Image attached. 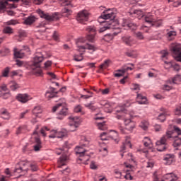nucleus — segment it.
I'll use <instances>...</instances> for the list:
<instances>
[{"label":"nucleus","instance_id":"aec40b11","mask_svg":"<svg viewBox=\"0 0 181 181\" xmlns=\"http://www.w3.org/2000/svg\"><path fill=\"white\" fill-rule=\"evenodd\" d=\"M173 139H174L173 146L174 148H177V146H180L181 145V138H179L177 136H174L175 131L173 130Z\"/></svg>","mask_w":181,"mask_h":181},{"label":"nucleus","instance_id":"3c124183","mask_svg":"<svg viewBox=\"0 0 181 181\" xmlns=\"http://www.w3.org/2000/svg\"><path fill=\"white\" fill-rule=\"evenodd\" d=\"M3 32L6 34H8L11 35V33H13L12 32V28H11L10 27H6L4 30Z\"/></svg>","mask_w":181,"mask_h":181},{"label":"nucleus","instance_id":"ddd939ff","mask_svg":"<svg viewBox=\"0 0 181 181\" xmlns=\"http://www.w3.org/2000/svg\"><path fill=\"white\" fill-rule=\"evenodd\" d=\"M154 181H159V180L156 177ZM163 181H177V176L173 173H168L163 176Z\"/></svg>","mask_w":181,"mask_h":181},{"label":"nucleus","instance_id":"1a4fd4ad","mask_svg":"<svg viewBox=\"0 0 181 181\" xmlns=\"http://www.w3.org/2000/svg\"><path fill=\"white\" fill-rule=\"evenodd\" d=\"M145 22L147 23H150L151 26H156V28H159V26H162V21L158 20L156 16L148 13L145 16Z\"/></svg>","mask_w":181,"mask_h":181},{"label":"nucleus","instance_id":"393cba45","mask_svg":"<svg viewBox=\"0 0 181 181\" xmlns=\"http://www.w3.org/2000/svg\"><path fill=\"white\" fill-rule=\"evenodd\" d=\"M18 33V34L16 35V37H19V38H16V40L18 42H22V38L26 37V32H25V30H19Z\"/></svg>","mask_w":181,"mask_h":181},{"label":"nucleus","instance_id":"f3484780","mask_svg":"<svg viewBox=\"0 0 181 181\" xmlns=\"http://www.w3.org/2000/svg\"><path fill=\"white\" fill-rule=\"evenodd\" d=\"M16 100L20 101V103H28L29 101V95L28 94H18L16 96Z\"/></svg>","mask_w":181,"mask_h":181},{"label":"nucleus","instance_id":"2f4dec72","mask_svg":"<svg viewBox=\"0 0 181 181\" xmlns=\"http://www.w3.org/2000/svg\"><path fill=\"white\" fill-rule=\"evenodd\" d=\"M144 145L146 148H152L153 145H152V141H151V139H149L148 137H145L144 140Z\"/></svg>","mask_w":181,"mask_h":181},{"label":"nucleus","instance_id":"b1692460","mask_svg":"<svg viewBox=\"0 0 181 181\" xmlns=\"http://www.w3.org/2000/svg\"><path fill=\"white\" fill-rule=\"evenodd\" d=\"M52 132H55V135L57 138H64V136H67V132L65 130H62L57 132V130H52Z\"/></svg>","mask_w":181,"mask_h":181},{"label":"nucleus","instance_id":"473e14b6","mask_svg":"<svg viewBox=\"0 0 181 181\" xmlns=\"http://www.w3.org/2000/svg\"><path fill=\"white\" fill-rule=\"evenodd\" d=\"M35 21H36V18H35V16H29L25 20L24 23L25 25H32Z\"/></svg>","mask_w":181,"mask_h":181},{"label":"nucleus","instance_id":"5701e85b","mask_svg":"<svg viewBox=\"0 0 181 181\" xmlns=\"http://www.w3.org/2000/svg\"><path fill=\"white\" fill-rule=\"evenodd\" d=\"M122 26H127L131 30H136V29L138 28V25H136V23H127V22L123 23Z\"/></svg>","mask_w":181,"mask_h":181},{"label":"nucleus","instance_id":"c85d7f7f","mask_svg":"<svg viewBox=\"0 0 181 181\" xmlns=\"http://www.w3.org/2000/svg\"><path fill=\"white\" fill-rule=\"evenodd\" d=\"M124 111H125V108L124 107H120V110H116V118L117 119H122Z\"/></svg>","mask_w":181,"mask_h":181},{"label":"nucleus","instance_id":"8fccbe9b","mask_svg":"<svg viewBox=\"0 0 181 181\" xmlns=\"http://www.w3.org/2000/svg\"><path fill=\"white\" fill-rule=\"evenodd\" d=\"M136 36L137 39H139V40H144V39H145L144 34H142V33H141V32H137L136 33Z\"/></svg>","mask_w":181,"mask_h":181},{"label":"nucleus","instance_id":"5fc2aeb1","mask_svg":"<svg viewBox=\"0 0 181 181\" xmlns=\"http://www.w3.org/2000/svg\"><path fill=\"white\" fill-rule=\"evenodd\" d=\"M125 67H127V65L123 66L121 69H118L116 71L121 73L124 76V74H125V73H127V70L125 69Z\"/></svg>","mask_w":181,"mask_h":181},{"label":"nucleus","instance_id":"412c9836","mask_svg":"<svg viewBox=\"0 0 181 181\" xmlns=\"http://www.w3.org/2000/svg\"><path fill=\"white\" fill-rule=\"evenodd\" d=\"M69 159V157L66 155H62L58 160V168H62L66 165V161Z\"/></svg>","mask_w":181,"mask_h":181},{"label":"nucleus","instance_id":"774afa93","mask_svg":"<svg viewBox=\"0 0 181 181\" xmlns=\"http://www.w3.org/2000/svg\"><path fill=\"white\" fill-rule=\"evenodd\" d=\"M115 175H116V177H121V176H122V173L119 171V170H115Z\"/></svg>","mask_w":181,"mask_h":181},{"label":"nucleus","instance_id":"4c0bfd02","mask_svg":"<svg viewBox=\"0 0 181 181\" xmlns=\"http://www.w3.org/2000/svg\"><path fill=\"white\" fill-rule=\"evenodd\" d=\"M181 76L176 75L174 78H172V81H170V84H177V81H180Z\"/></svg>","mask_w":181,"mask_h":181},{"label":"nucleus","instance_id":"4be33fe9","mask_svg":"<svg viewBox=\"0 0 181 181\" xmlns=\"http://www.w3.org/2000/svg\"><path fill=\"white\" fill-rule=\"evenodd\" d=\"M134 128H135V122H130V124L127 126L126 129L120 127V131L122 134H127V129H128L129 131H132Z\"/></svg>","mask_w":181,"mask_h":181},{"label":"nucleus","instance_id":"f704fd0d","mask_svg":"<svg viewBox=\"0 0 181 181\" xmlns=\"http://www.w3.org/2000/svg\"><path fill=\"white\" fill-rule=\"evenodd\" d=\"M9 86L12 91H15V90H18V88H19V85L14 81H12L9 83Z\"/></svg>","mask_w":181,"mask_h":181},{"label":"nucleus","instance_id":"79ce46f5","mask_svg":"<svg viewBox=\"0 0 181 181\" xmlns=\"http://www.w3.org/2000/svg\"><path fill=\"white\" fill-rule=\"evenodd\" d=\"M74 60H75V62H83V53H81L79 55L78 54L74 55Z\"/></svg>","mask_w":181,"mask_h":181},{"label":"nucleus","instance_id":"13d9d810","mask_svg":"<svg viewBox=\"0 0 181 181\" xmlns=\"http://www.w3.org/2000/svg\"><path fill=\"white\" fill-rule=\"evenodd\" d=\"M53 64V62L50 60L47 61L45 64V68L47 69V67H50V66H52V64Z\"/></svg>","mask_w":181,"mask_h":181},{"label":"nucleus","instance_id":"6e6552de","mask_svg":"<svg viewBox=\"0 0 181 181\" xmlns=\"http://www.w3.org/2000/svg\"><path fill=\"white\" fill-rule=\"evenodd\" d=\"M86 152H87V151L81 146H77L76 148V155H78L79 157V158L77 160L78 163H80V162H83L84 160H90V157L88 155H86Z\"/></svg>","mask_w":181,"mask_h":181},{"label":"nucleus","instance_id":"09e8293b","mask_svg":"<svg viewBox=\"0 0 181 181\" xmlns=\"http://www.w3.org/2000/svg\"><path fill=\"white\" fill-rule=\"evenodd\" d=\"M175 115H181V106H177L174 111Z\"/></svg>","mask_w":181,"mask_h":181},{"label":"nucleus","instance_id":"f03ea898","mask_svg":"<svg viewBox=\"0 0 181 181\" xmlns=\"http://www.w3.org/2000/svg\"><path fill=\"white\" fill-rule=\"evenodd\" d=\"M45 60V56L41 52L35 54L33 59V63L30 65V68L33 71V74L35 76H43V71H42L40 63Z\"/></svg>","mask_w":181,"mask_h":181},{"label":"nucleus","instance_id":"2eb2a0df","mask_svg":"<svg viewBox=\"0 0 181 181\" xmlns=\"http://www.w3.org/2000/svg\"><path fill=\"white\" fill-rule=\"evenodd\" d=\"M170 29H167L166 37L168 40H174L175 36H177V32L173 30V27L170 26Z\"/></svg>","mask_w":181,"mask_h":181},{"label":"nucleus","instance_id":"a211bd4d","mask_svg":"<svg viewBox=\"0 0 181 181\" xmlns=\"http://www.w3.org/2000/svg\"><path fill=\"white\" fill-rule=\"evenodd\" d=\"M35 145L33 146L34 151L35 152H39V151L42 149V141H40V139L39 137H35Z\"/></svg>","mask_w":181,"mask_h":181},{"label":"nucleus","instance_id":"a19ab883","mask_svg":"<svg viewBox=\"0 0 181 181\" xmlns=\"http://www.w3.org/2000/svg\"><path fill=\"white\" fill-rule=\"evenodd\" d=\"M139 127L144 129V131H146L148 129V127H149V123L146 121H143L141 122Z\"/></svg>","mask_w":181,"mask_h":181},{"label":"nucleus","instance_id":"bf43d9fd","mask_svg":"<svg viewBox=\"0 0 181 181\" xmlns=\"http://www.w3.org/2000/svg\"><path fill=\"white\" fill-rule=\"evenodd\" d=\"M154 129L156 132H159L160 131H162V126H160V124H156L154 126Z\"/></svg>","mask_w":181,"mask_h":181},{"label":"nucleus","instance_id":"4468645a","mask_svg":"<svg viewBox=\"0 0 181 181\" xmlns=\"http://www.w3.org/2000/svg\"><path fill=\"white\" fill-rule=\"evenodd\" d=\"M175 156H174V154H165L163 157L165 165H172L173 162H175Z\"/></svg>","mask_w":181,"mask_h":181},{"label":"nucleus","instance_id":"a18cd8bd","mask_svg":"<svg viewBox=\"0 0 181 181\" xmlns=\"http://www.w3.org/2000/svg\"><path fill=\"white\" fill-rule=\"evenodd\" d=\"M62 13H66L65 15H64V16H66L69 17L70 16V15H71V10L67 8H64L62 10Z\"/></svg>","mask_w":181,"mask_h":181},{"label":"nucleus","instance_id":"ea45409f","mask_svg":"<svg viewBox=\"0 0 181 181\" xmlns=\"http://www.w3.org/2000/svg\"><path fill=\"white\" fill-rule=\"evenodd\" d=\"M85 107H86V108H88V110H90V111H93V112H94L97 110V107L94 106L93 105V103L85 104Z\"/></svg>","mask_w":181,"mask_h":181},{"label":"nucleus","instance_id":"f257e3e1","mask_svg":"<svg viewBox=\"0 0 181 181\" xmlns=\"http://www.w3.org/2000/svg\"><path fill=\"white\" fill-rule=\"evenodd\" d=\"M115 16H117L115 13L111 11V9H108L103 12L98 18V22L106 23V25H108L109 29H119L118 22L114 21Z\"/></svg>","mask_w":181,"mask_h":181},{"label":"nucleus","instance_id":"69168bd1","mask_svg":"<svg viewBox=\"0 0 181 181\" xmlns=\"http://www.w3.org/2000/svg\"><path fill=\"white\" fill-rule=\"evenodd\" d=\"M174 131L175 132H177V135H181V130H180V128L176 127V126H174Z\"/></svg>","mask_w":181,"mask_h":181},{"label":"nucleus","instance_id":"dca6fc26","mask_svg":"<svg viewBox=\"0 0 181 181\" xmlns=\"http://www.w3.org/2000/svg\"><path fill=\"white\" fill-rule=\"evenodd\" d=\"M107 139H112L116 144H118V142H119L118 132L115 130L112 131V132L107 135Z\"/></svg>","mask_w":181,"mask_h":181},{"label":"nucleus","instance_id":"864d4df0","mask_svg":"<svg viewBox=\"0 0 181 181\" xmlns=\"http://www.w3.org/2000/svg\"><path fill=\"white\" fill-rule=\"evenodd\" d=\"M125 67H127V65L123 66L121 69H118L116 71L121 73L124 76V74H125V73H127V70L125 69Z\"/></svg>","mask_w":181,"mask_h":181},{"label":"nucleus","instance_id":"e433bc0d","mask_svg":"<svg viewBox=\"0 0 181 181\" xmlns=\"http://www.w3.org/2000/svg\"><path fill=\"white\" fill-rule=\"evenodd\" d=\"M127 146H128L129 148H132V144H131V141H128L124 142L121 146V151H125V149H127Z\"/></svg>","mask_w":181,"mask_h":181},{"label":"nucleus","instance_id":"c03bdc74","mask_svg":"<svg viewBox=\"0 0 181 181\" xmlns=\"http://www.w3.org/2000/svg\"><path fill=\"white\" fill-rule=\"evenodd\" d=\"M40 113H42V108H40V106L35 107L33 110V114H34V115H37V114Z\"/></svg>","mask_w":181,"mask_h":181},{"label":"nucleus","instance_id":"423d86ee","mask_svg":"<svg viewBox=\"0 0 181 181\" xmlns=\"http://www.w3.org/2000/svg\"><path fill=\"white\" fill-rule=\"evenodd\" d=\"M38 15L40 16V18H42L43 19H45V21H48V22H53L54 21H59V13H54L52 15H49L47 13H45V11L38 9L37 11Z\"/></svg>","mask_w":181,"mask_h":181},{"label":"nucleus","instance_id":"052dcab7","mask_svg":"<svg viewBox=\"0 0 181 181\" xmlns=\"http://www.w3.org/2000/svg\"><path fill=\"white\" fill-rule=\"evenodd\" d=\"M45 131H49V129H47V127H44L40 130V132H41L42 135H43L44 136H46V133H45Z\"/></svg>","mask_w":181,"mask_h":181},{"label":"nucleus","instance_id":"9b49d317","mask_svg":"<svg viewBox=\"0 0 181 181\" xmlns=\"http://www.w3.org/2000/svg\"><path fill=\"white\" fill-rule=\"evenodd\" d=\"M81 43H83V40H79L76 42L78 52H85L84 50H86V49H87L88 50H91L93 52H95V50H97L96 47L93 45L87 43L86 46H84V45H81Z\"/></svg>","mask_w":181,"mask_h":181},{"label":"nucleus","instance_id":"de8ad7c7","mask_svg":"<svg viewBox=\"0 0 181 181\" xmlns=\"http://www.w3.org/2000/svg\"><path fill=\"white\" fill-rule=\"evenodd\" d=\"M59 4L62 6L70 5V0H60Z\"/></svg>","mask_w":181,"mask_h":181},{"label":"nucleus","instance_id":"c9c22d12","mask_svg":"<svg viewBox=\"0 0 181 181\" xmlns=\"http://www.w3.org/2000/svg\"><path fill=\"white\" fill-rule=\"evenodd\" d=\"M130 15H135L137 18H142L144 16V13L142 10H134L133 13H130Z\"/></svg>","mask_w":181,"mask_h":181},{"label":"nucleus","instance_id":"0eeeda50","mask_svg":"<svg viewBox=\"0 0 181 181\" xmlns=\"http://www.w3.org/2000/svg\"><path fill=\"white\" fill-rule=\"evenodd\" d=\"M19 2V0H0V13H4L6 12L7 15L9 16H13L15 13L11 10H5V8L9 5L8 2Z\"/></svg>","mask_w":181,"mask_h":181},{"label":"nucleus","instance_id":"a878e982","mask_svg":"<svg viewBox=\"0 0 181 181\" xmlns=\"http://www.w3.org/2000/svg\"><path fill=\"white\" fill-rule=\"evenodd\" d=\"M13 54L16 59H23V57H25V52L23 50L16 51V49H14Z\"/></svg>","mask_w":181,"mask_h":181},{"label":"nucleus","instance_id":"49530a36","mask_svg":"<svg viewBox=\"0 0 181 181\" xmlns=\"http://www.w3.org/2000/svg\"><path fill=\"white\" fill-rule=\"evenodd\" d=\"M9 67H6L3 71H2V77H8L9 74Z\"/></svg>","mask_w":181,"mask_h":181},{"label":"nucleus","instance_id":"680f3d73","mask_svg":"<svg viewBox=\"0 0 181 181\" xmlns=\"http://www.w3.org/2000/svg\"><path fill=\"white\" fill-rule=\"evenodd\" d=\"M16 66H18V67H22L23 66V61H21L19 59L16 60Z\"/></svg>","mask_w":181,"mask_h":181},{"label":"nucleus","instance_id":"bb28decb","mask_svg":"<svg viewBox=\"0 0 181 181\" xmlns=\"http://www.w3.org/2000/svg\"><path fill=\"white\" fill-rule=\"evenodd\" d=\"M137 100H140L137 101L138 104H146V102L148 101L146 97L143 96L141 93L137 94Z\"/></svg>","mask_w":181,"mask_h":181},{"label":"nucleus","instance_id":"9d476101","mask_svg":"<svg viewBox=\"0 0 181 181\" xmlns=\"http://www.w3.org/2000/svg\"><path fill=\"white\" fill-rule=\"evenodd\" d=\"M86 30L87 32L89 33V34H88L86 36V40H88V42H90V43H94V42H95V35H97L96 30H95V27L94 26H88L86 28Z\"/></svg>","mask_w":181,"mask_h":181},{"label":"nucleus","instance_id":"338daca9","mask_svg":"<svg viewBox=\"0 0 181 181\" xmlns=\"http://www.w3.org/2000/svg\"><path fill=\"white\" fill-rule=\"evenodd\" d=\"M154 164L153 161H148L147 162L146 168H153Z\"/></svg>","mask_w":181,"mask_h":181},{"label":"nucleus","instance_id":"58836bf2","mask_svg":"<svg viewBox=\"0 0 181 181\" xmlns=\"http://www.w3.org/2000/svg\"><path fill=\"white\" fill-rule=\"evenodd\" d=\"M110 62L111 61L110 59L105 60L103 64L100 65L99 69L101 70H103V69H107L108 66H110Z\"/></svg>","mask_w":181,"mask_h":181},{"label":"nucleus","instance_id":"37998d69","mask_svg":"<svg viewBox=\"0 0 181 181\" xmlns=\"http://www.w3.org/2000/svg\"><path fill=\"white\" fill-rule=\"evenodd\" d=\"M100 105H104L106 108H107V112H112V107L110 103H104V102H101Z\"/></svg>","mask_w":181,"mask_h":181},{"label":"nucleus","instance_id":"7c9ffc66","mask_svg":"<svg viewBox=\"0 0 181 181\" xmlns=\"http://www.w3.org/2000/svg\"><path fill=\"white\" fill-rule=\"evenodd\" d=\"M169 115H170V114L160 113L157 117V119L160 121V122H165V121H166V117H169Z\"/></svg>","mask_w":181,"mask_h":181},{"label":"nucleus","instance_id":"7ed1b4c3","mask_svg":"<svg viewBox=\"0 0 181 181\" xmlns=\"http://www.w3.org/2000/svg\"><path fill=\"white\" fill-rule=\"evenodd\" d=\"M29 168H30L33 172L37 170V166L36 165L30 164L29 161H20L16 165L13 173H28Z\"/></svg>","mask_w":181,"mask_h":181},{"label":"nucleus","instance_id":"603ef678","mask_svg":"<svg viewBox=\"0 0 181 181\" xmlns=\"http://www.w3.org/2000/svg\"><path fill=\"white\" fill-rule=\"evenodd\" d=\"M98 129H100L101 131H104V127H105V122H100L97 124Z\"/></svg>","mask_w":181,"mask_h":181},{"label":"nucleus","instance_id":"c756f323","mask_svg":"<svg viewBox=\"0 0 181 181\" xmlns=\"http://www.w3.org/2000/svg\"><path fill=\"white\" fill-rule=\"evenodd\" d=\"M122 39L124 43H125V45H127V46L132 45V38L131 37V36H124Z\"/></svg>","mask_w":181,"mask_h":181},{"label":"nucleus","instance_id":"cd10ccee","mask_svg":"<svg viewBox=\"0 0 181 181\" xmlns=\"http://www.w3.org/2000/svg\"><path fill=\"white\" fill-rule=\"evenodd\" d=\"M1 117L3 118V119H11V115L6 109H4V111L1 112Z\"/></svg>","mask_w":181,"mask_h":181},{"label":"nucleus","instance_id":"39448f33","mask_svg":"<svg viewBox=\"0 0 181 181\" xmlns=\"http://www.w3.org/2000/svg\"><path fill=\"white\" fill-rule=\"evenodd\" d=\"M170 51L173 53V57L176 62L181 63V45L173 43L170 46Z\"/></svg>","mask_w":181,"mask_h":181},{"label":"nucleus","instance_id":"0e129e2a","mask_svg":"<svg viewBox=\"0 0 181 181\" xmlns=\"http://www.w3.org/2000/svg\"><path fill=\"white\" fill-rule=\"evenodd\" d=\"M52 37L55 40H59V33H57V32L54 31L52 35Z\"/></svg>","mask_w":181,"mask_h":181},{"label":"nucleus","instance_id":"f8f14e48","mask_svg":"<svg viewBox=\"0 0 181 181\" xmlns=\"http://www.w3.org/2000/svg\"><path fill=\"white\" fill-rule=\"evenodd\" d=\"M88 18H90V13L87 10H82L78 13L76 21L79 23H84L88 21Z\"/></svg>","mask_w":181,"mask_h":181},{"label":"nucleus","instance_id":"72a5a7b5","mask_svg":"<svg viewBox=\"0 0 181 181\" xmlns=\"http://www.w3.org/2000/svg\"><path fill=\"white\" fill-rule=\"evenodd\" d=\"M57 95V92L47 91L45 93V97L48 100H50L51 98H54V97H56Z\"/></svg>","mask_w":181,"mask_h":181},{"label":"nucleus","instance_id":"4d7b16f0","mask_svg":"<svg viewBox=\"0 0 181 181\" xmlns=\"http://www.w3.org/2000/svg\"><path fill=\"white\" fill-rule=\"evenodd\" d=\"M63 103H59L52 107V112H56L59 107H62Z\"/></svg>","mask_w":181,"mask_h":181},{"label":"nucleus","instance_id":"6e6d98bb","mask_svg":"<svg viewBox=\"0 0 181 181\" xmlns=\"http://www.w3.org/2000/svg\"><path fill=\"white\" fill-rule=\"evenodd\" d=\"M107 29H110V28H108L107 24L105 23V25L103 27L100 28L99 33H103V32H105V30H107Z\"/></svg>","mask_w":181,"mask_h":181},{"label":"nucleus","instance_id":"6ab92c4d","mask_svg":"<svg viewBox=\"0 0 181 181\" xmlns=\"http://www.w3.org/2000/svg\"><path fill=\"white\" fill-rule=\"evenodd\" d=\"M68 110L69 109H67V107H62V110L57 114V118L58 119H63V118L66 117V115H67V114L69 113Z\"/></svg>","mask_w":181,"mask_h":181},{"label":"nucleus","instance_id":"20e7f679","mask_svg":"<svg viewBox=\"0 0 181 181\" xmlns=\"http://www.w3.org/2000/svg\"><path fill=\"white\" fill-rule=\"evenodd\" d=\"M173 137V131H167L165 135L163 136L160 139L156 141L157 151L163 152L166 149V141Z\"/></svg>","mask_w":181,"mask_h":181},{"label":"nucleus","instance_id":"e2e57ef3","mask_svg":"<svg viewBox=\"0 0 181 181\" xmlns=\"http://www.w3.org/2000/svg\"><path fill=\"white\" fill-rule=\"evenodd\" d=\"M8 25H18V22L16 20H11L8 21Z\"/></svg>","mask_w":181,"mask_h":181}]
</instances>
